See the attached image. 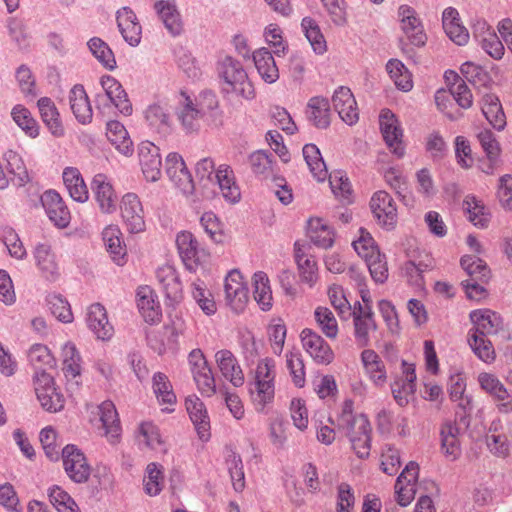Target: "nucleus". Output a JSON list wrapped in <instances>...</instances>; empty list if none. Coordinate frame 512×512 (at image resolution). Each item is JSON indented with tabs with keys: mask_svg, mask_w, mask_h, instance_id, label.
Segmentation results:
<instances>
[{
	"mask_svg": "<svg viewBox=\"0 0 512 512\" xmlns=\"http://www.w3.org/2000/svg\"><path fill=\"white\" fill-rule=\"evenodd\" d=\"M402 372L391 384V391L396 403L404 407L413 398L416 392V370L413 363L402 361Z\"/></svg>",
	"mask_w": 512,
	"mask_h": 512,
	"instance_id": "1a4fd4ad",
	"label": "nucleus"
},
{
	"mask_svg": "<svg viewBox=\"0 0 512 512\" xmlns=\"http://www.w3.org/2000/svg\"><path fill=\"white\" fill-rule=\"evenodd\" d=\"M480 388L492 397L500 413L512 412V395L494 374L481 372L478 376Z\"/></svg>",
	"mask_w": 512,
	"mask_h": 512,
	"instance_id": "6e6552de",
	"label": "nucleus"
},
{
	"mask_svg": "<svg viewBox=\"0 0 512 512\" xmlns=\"http://www.w3.org/2000/svg\"><path fill=\"white\" fill-rule=\"evenodd\" d=\"M34 389L38 401L48 412H57L64 407L63 395L54 385V379L48 372H37L34 376Z\"/></svg>",
	"mask_w": 512,
	"mask_h": 512,
	"instance_id": "39448f33",
	"label": "nucleus"
},
{
	"mask_svg": "<svg viewBox=\"0 0 512 512\" xmlns=\"http://www.w3.org/2000/svg\"><path fill=\"white\" fill-rule=\"evenodd\" d=\"M450 74L454 77L455 80V82L450 87L451 97L461 108H470L473 103V96L467 84L459 77L457 73L450 72Z\"/></svg>",
	"mask_w": 512,
	"mask_h": 512,
	"instance_id": "338daca9",
	"label": "nucleus"
},
{
	"mask_svg": "<svg viewBox=\"0 0 512 512\" xmlns=\"http://www.w3.org/2000/svg\"><path fill=\"white\" fill-rule=\"evenodd\" d=\"M196 107L203 117H207L214 124L220 122V111L218 109V100L216 95L211 91H204L199 96Z\"/></svg>",
	"mask_w": 512,
	"mask_h": 512,
	"instance_id": "0e129e2a",
	"label": "nucleus"
},
{
	"mask_svg": "<svg viewBox=\"0 0 512 512\" xmlns=\"http://www.w3.org/2000/svg\"><path fill=\"white\" fill-rule=\"evenodd\" d=\"M139 163L147 181L156 182L161 177L162 161L160 149L150 141H142L138 146Z\"/></svg>",
	"mask_w": 512,
	"mask_h": 512,
	"instance_id": "4468645a",
	"label": "nucleus"
},
{
	"mask_svg": "<svg viewBox=\"0 0 512 512\" xmlns=\"http://www.w3.org/2000/svg\"><path fill=\"white\" fill-rule=\"evenodd\" d=\"M302 153L314 178L319 182L324 181L327 178L328 171L319 148L314 144H306Z\"/></svg>",
	"mask_w": 512,
	"mask_h": 512,
	"instance_id": "a18cd8bd",
	"label": "nucleus"
},
{
	"mask_svg": "<svg viewBox=\"0 0 512 512\" xmlns=\"http://www.w3.org/2000/svg\"><path fill=\"white\" fill-rule=\"evenodd\" d=\"M295 261L297 263L298 271L301 280L310 286H313L317 281V263L313 256L306 255L301 248L295 244Z\"/></svg>",
	"mask_w": 512,
	"mask_h": 512,
	"instance_id": "de8ad7c7",
	"label": "nucleus"
},
{
	"mask_svg": "<svg viewBox=\"0 0 512 512\" xmlns=\"http://www.w3.org/2000/svg\"><path fill=\"white\" fill-rule=\"evenodd\" d=\"M189 363L192 366L193 379L200 393L205 397L213 396L216 393V383L205 354H189Z\"/></svg>",
	"mask_w": 512,
	"mask_h": 512,
	"instance_id": "ddd939ff",
	"label": "nucleus"
},
{
	"mask_svg": "<svg viewBox=\"0 0 512 512\" xmlns=\"http://www.w3.org/2000/svg\"><path fill=\"white\" fill-rule=\"evenodd\" d=\"M69 103L72 113L81 124H88L92 120L93 112L84 87L76 84L69 92Z\"/></svg>",
	"mask_w": 512,
	"mask_h": 512,
	"instance_id": "c85d7f7f",
	"label": "nucleus"
},
{
	"mask_svg": "<svg viewBox=\"0 0 512 512\" xmlns=\"http://www.w3.org/2000/svg\"><path fill=\"white\" fill-rule=\"evenodd\" d=\"M307 119L318 129H326L330 125V103L321 96L312 97L306 108Z\"/></svg>",
	"mask_w": 512,
	"mask_h": 512,
	"instance_id": "4c0bfd02",
	"label": "nucleus"
},
{
	"mask_svg": "<svg viewBox=\"0 0 512 512\" xmlns=\"http://www.w3.org/2000/svg\"><path fill=\"white\" fill-rule=\"evenodd\" d=\"M466 382L461 373H456L450 376L449 379V394L454 402H458V408L462 410V414L457 412L460 420L464 421L466 416L473 410L471 397L465 394Z\"/></svg>",
	"mask_w": 512,
	"mask_h": 512,
	"instance_id": "2f4dec72",
	"label": "nucleus"
},
{
	"mask_svg": "<svg viewBox=\"0 0 512 512\" xmlns=\"http://www.w3.org/2000/svg\"><path fill=\"white\" fill-rule=\"evenodd\" d=\"M63 466L67 476L75 483H86L91 474V467L84 453L73 444L62 449Z\"/></svg>",
	"mask_w": 512,
	"mask_h": 512,
	"instance_id": "0eeeda50",
	"label": "nucleus"
},
{
	"mask_svg": "<svg viewBox=\"0 0 512 512\" xmlns=\"http://www.w3.org/2000/svg\"><path fill=\"white\" fill-rule=\"evenodd\" d=\"M102 238L112 260L117 265H123L127 252L120 228L116 225L107 226L102 232Z\"/></svg>",
	"mask_w": 512,
	"mask_h": 512,
	"instance_id": "e433bc0d",
	"label": "nucleus"
},
{
	"mask_svg": "<svg viewBox=\"0 0 512 512\" xmlns=\"http://www.w3.org/2000/svg\"><path fill=\"white\" fill-rule=\"evenodd\" d=\"M15 123L30 137L39 135V126L30 111L22 105H16L11 112Z\"/></svg>",
	"mask_w": 512,
	"mask_h": 512,
	"instance_id": "680f3d73",
	"label": "nucleus"
},
{
	"mask_svg": "<svg viewBox=\"0 0 512 512\" xmlns=\"http://www.w3.org/2000/svg\"><path fill=\"white\" fill-rule=\"evenodd\" d=\"M181 97L180 104L182 107L177 112L178 119L184 130L187 132L196 131L199 128V119L203 118V115L185 92H181Z\"/></svg>",
	"mask_w": 512,
	"mask_h": 512,
	"instance_id": "37998d69",
	"label": "nucleus"
},
{
	"mask_svg": "<svg viewBox=\"0 0 512 512\" xmlns=\"http://www.w3.org/2000/svg\"><path fill=\"white\" fill-rule=\"evenodd\" d=\"M92 190L95 199L103 213H112L116 210L117 196L112 185L103 174H97L92 181Z\"/></svg>",
	"mask_w": 512,
	"mask_h": 512,
	"instance_id": "cd10ccee",
	"label": "nucleus"
},
{
	"mask_svg": "<svg viewBox=\"0 0 512 512\" xmlns=\"http://www.w3.org/2000/svg\"><path fill=\"white\" fill-rule=\"evenodd\" d=\"M275 363L265 358L257 365L255 372L254 389H251V400L257 412L263 413L275 398Z\"/></svg>",
	"mask_w": 512,
	"mask_h": 512,
	"instance_id": "7ed1b4c3",
	"label": "nucleus"
},
{
	"mask_svg": "<svg viewBox=\"0 0 512 512\" xmlns=\"http://www.w3.org/2000/svg\"><path fill=\"white\" fill-rule=\"evenodd\" d=\"M219 369L225 379L230 381L234 387H240L244 383V374L233 354H222L217 359Z\"/></svg>",
	"mask_w": 512,
	"mask_h": 512,
	"instance_id": "09e8293b",
	"label": "nucleus"
},
{
	"mask_svg": "<svg viewBox=\"0 0 512 512\" xmlns=\"http://www.w3.org/2000/svg\"><path fill=\"white\" fill-rule=\"evenodd\" d=\"M163 486V471L161 466L152 462L147 465L144 478L145 492L150 496L158 495Z\"/></svg>",
	"mask_w": 512,
	"mask_h": 512,
	"instance_id": "774afa93",
	"label": "nucleus"
},
{
	"mask_svg": "<svg viewBox=\"0 0 512 512\" xmlns=\"http://www.w3.org/2000/svg\"><path fill=\"white\" fill-rule=\"evenodd\" d=\"M307 234L318 247L327 249L334 243L333 229L321 218H311L308 221Z\"/></svg>",
	"mask_w": 512,
	"mask_h": 512,
	"instance_id": "79ce46f5",
	"label": "nucleus"
},
{
	"mask_svg": "<svg viewBox=\"0 0 512 512\" xmlns=\"http://www.w3.org/2000/svg\"><path fill=\"white\" fill-rule=\"evenodd\" d=\"M470 320L473 323L467 334V342L473 352H494L490 335L497 333L502 325L500 316L489 309L473 310L470 313Z\"/></svg>",
	"mask_w": 512,
	"mask_h": 512,
	"instance_id": "f257e3e1",
	"label": "nucleus"
},
{
	"mask_svg": "<svg viewBox=\"0 0 512 512\" xmlns=\"http://www.w3.org/2000/svg\"><path fill=\"white\" fill-rule=\"evenodd\" d=\"M301 27L314 52L323 54L327 49L326 41L316 21L305 17L302 19Z\"/></svg>",
	"mask_w": 512,
	"mask_h": 512,
	"instance_id": "864d4df0",
	"label": "nucleus"
},
{
	"mask_svg": "<svg viewBox=\"0 0 512 512\" xmlns=\"http://www.w3.org/2000/svg\"><path fill=\"white\" fill-rule=\"evenodd\" d=\"M144 118L149 128L162 135H168L172 130V119L166 104L153 103L144 111Z\"/></svg>",
	"mask_w": 512,
	"mask_h": 512,
	"instance_id": "393cba45",
	"label": "nucleus"
},
{
	"mask_svg": "<svg viewBox=\"0 0 512 512\" xmlns=\"http://www.w3.org/2000/svg\"><path fill=\"white\" fill-rule=\"evenodd\" d=\"M88 47L93 56L108 70L116 67L114 54L108 44L98 37H93L88 41Z\"/></svg>",
	"mask_w": 512,
	"mask_h": 512,
	"instance_id": "6e6d98bb",
	"label": "nucleus"
},
{
	"mask_svg": "<svg viewBox=\"0 0 512 512\" xmlns=\"http://www.w3.org/2000/svg\"><path fill=\"white\" fill-rule=\"evenodd\" d=\"M463 208L468 213V219L477 227L484 228L488 225L489 215L484 206L474 196H467L463 202Z\"/></svg>",
	"mask_w": 512,
	"mask_h": 512,
	"instance_id": "e2e57ef3",
	"label": "nucleus"
},
{
	"mask_svg": "<svg viewBox=\"0 0 512 512\" xmlns=\"http://www.w3.org/2000/svg\"><path fill=\"white\" fill-rule=\"evenodd\" d=\"M332 103L335 111L345 123L353 125L358 121L357 103L348 87H338L333 93Z\"/></svg>",
	"mask_w": 512,
	"mask_h": 512,
	"instance_id": "412c9836",
	"label": "nucleus"
},
{
	"mask_svg": "<svg viewBox=\"0 0 512 512\" xmlns=\"http://www.w3.org/2000/svg\"><path fill=\"white\" fill-rule=\"evenodd\" d=\"M86 322L88 328L99 340H109L114 333L113 326L108 321L106 309L100 303H94L88 308Z\"/></svg>",
	"mask_w": 512,
	"mask_h": 512,
	"instance_id": "5701e85b",
	"label": "nucleus"
},
{
	"mask_svg": "<svg viewBox=\"0 0 512 512\" xmlns=\"http://www.w3.org/2000/svg\"><path fill=\"white\" fill-rule=\"evenodd\" d=\"M398 16L401 21V28L406 35L405 39H400L399 47L402 52L408 56L414 53L410 45L414 47H423L427 42V36L424 32L422 23L417 17L413 8L408 5H402L398 9Z\"/></svg>",
	"mask_w": 512,
	"mask_h": 512,
	"instance_id": "20e7f679",
	"label": "nucleus"
},
{
	"mask_svg": "<svg viewBox=\"0 0 512 512\" xmlns=\"http://www.w3.org/2000/svg\"><path fill=\"white\" fill-rule=\"evenodd\" d=\"M100 84L114 106L125 116L132 114V105L121 83L110 75L102 76Z\"/></svg>",
	"mask_w": 512,
	"mask_h": 512,
	"instance_id": "bb28decb",
	"label": "nucleus"
},
{
	"mask_svg": "<svg viewBox=\"0 0 512 512\" xmlns=\"http://www.w3.org/2000/svg\"><path fill=\"white\" fill-rule=\"evenodd\" d=\"M166 174L173 184L184 194L192 195L194 183L183 158L175 152L169 153L165 161Z\"/></svg>",
	"mask_w": 512,
	"mask_h": 512,
	"instance_id": "f8f14e48",
	"label": "nucleus"
},
{
	"mask_svg": "<svg viewBox=\"0 0 512 512\" xmlns=\"http://www.w3.org/2000/svg\"><path fill=\"white\" fill-rule=\"evenodd\" d=\"M221 90L226 95L252 100L255 90L243 65L231 56H225L218 65Z\"/></svg>",
	"mask_w": 512,
	"mask_h": 512,
	"instance_id": "f03ea898",
	"label": "nucleus"
},
{
	"mask_svg": "<svg viewBox=\"0 0 512 512\" xmlns=\"http://www.w3.org/2000/svg\"><path fill=\"white\" fill-rule=\"evenodd\" d=\"M351 316H353L356 341L362 347L367 346L370 331L376 329L372 307L367 304L366 307H362L360 302H356Z\"/></svg>",
	"mask_w": 512,
	"mask_h": 512,
	"instance_id": "4be33fe9",
	"label": "nucleus"
},
{
	"mask_svg": "<svg viewBox=\"0 0 512 512\" xmlns=\"http://www.w3.org/2000/svg\"><path fill=\"white\" fill-rule=\"evenodd\" d=\"M370 208L378 224L391 230L397 223V208L393 198L385 191H377L370 200Z\"/></svg>",
	"mask_w": 512,
	"mask_h": 512,
	"instance_id": "9d476101",
	"label": "nucleus"
},
{
	"mask_svg": "<svg viewBox=\"0 0 512 512\" xmlns=\"http://www.w3.org/2000/svg\"><path fill=\"white\" fill-rule=\"evenodd\" d=\"M4 159L7 162L9 173L13 174L16 178L17 186L22 187L30 182V177L24 161L17 152L8 150L4 154Z\"/></svg>",
	"mask_w": 512,
	"mask_h": 512,
	"instance_id": "4d7b16f0",
	"label": "nucleus"
},
{
	"mask_svg": "<svg viewBox=\"0 0 512 512\" xmlns=\"http://www.w3.org/2000/svg\"><path fill=\"white\" fill-rule=\"evenodd\" d=\"M117 25L124 40L131 46H137L141 40L142 28L136 14L129 7L117 11Z\"/></svg>",
	"mask_w": 512,
	"mask_h": 512,
	"instance_id": "b1692460",
	"label": "nucleus"
},
{
	"mask_svg": "<svg viewBox=\"0 0 512 512\" xmlns=\"http://www.w3.org/2000/svg\"><path fill=\"white\" fill-rule=\"evenodd\" d=\"M155 10L161 18L168 32L177 36L182 32L180 14L176 8L175 0H154Z\"/></svg>",
	"mask_w": 512,
	"mask_h": 512,
	"instance_id": "f704fd0d",
	"label": "nucleus"
},
{
	"mask_svg": "<svg viewBox=\"0 0 512 512\" xmlns=\"http://www.w3.org/2000/svg\"><path fill=\"white\" fill-rule=\"evenodd\" d=\"M366 373L376 384L381 385L386 381L387 373L379 354H361Z\"/></svg>",
	"mask_w": 512,
	"mask_h": 512,
	"instance_id": "13d9d810",
	"label": "nucleus"
},
{
	"mask_svg": "<svg viewBox=\"0 0 512 512\" xmlns=\"http://www.w3.org/2000/svg\"><path fill=\"white\" fill-rule=\"evenodd\" d=\"M379 124L383 138L391 152L398 158H402L405 154V147L402 143L403 131L396 116L390 110L384 109L380 113Z\"/></svg>",
	"mask_w": 512,
	"mask_h": 512,
	"instance_id": "9b49d317",
	"label": "nucleus"
},
{
	"mask_svg": "<svg viewBox=\"0 0 512 512\" xmlns=\"http://www.w3.org/2000/svg\"><path fill=\"white\" fill-rule=\"evenodd\" d=\"M347 435L359 458H366L370 454L371 425L366 415L359 414L354 421V426L346 429Z\"/></svg>",
	"mask_w": 512,
	"mask_h": 512,
	"instance_id": "f3484780",
	"label": "nucleus"
},
{
	"mask_svg": "<svg viewBox=\"0 0 512 512\" xmlns=\"http://www.w3.org/2000/svg\"><path fill=\"white\" fill-rule=\"evenodd\" d=\"M136 300L139 312L147 323L154 324L160 321L161 307L151 287L140 286L137 289Z\"/></svg>",
	"mask_w": 512,
	"mask_h": 512,
	"instance_id": "a878e982",
	"label": "nucleus"
},
{
	"mask_svg": "<svg viewBox=\"0 0 512 512\" xmlns=\"http://www.w3.org/2000/svg\"><path fill=\"white\" fill-rule=\"evenodd\" d=\"M106 135L120 153L125 156L132 154V141L128 137L127 130L119 121L113 120L107 123Z\"/></svg>",
	"mask_w": 512,
	"mask_h": 512,
	"instance_id": "c03bdc74",
	"label": "nucleus"
},
{
	"mask_svg": "<svg viewBox=\"0 0 512 512\" xmlns=\"http://www.w3.org/2000/svg\"><path fill=\"white\" fill-rule=\"evenodd\" d=\"M153 391L159 403L168 405H174L176 403V395L173 392L172 385L165 374L161 372L154 374Z\"/></svg>",
	"mask_w": 512,
	"mask_h": 512,
	"instance_id": "bf43d9fd",
	"label": "nucleus"
},
{
	"mask_svg": "<svg viewBox=\"0 0 512 512\" xmlns=\"http://www.w3.org/2000/svg\"><path fill=\"white\" fill-rule=\"evenodd\" d=\"M225 299L233 311H243L248 301V289L243 283V277L239 271H231L225 278L224 283Z\"/></svg>",
	"mask_w": 512,
	"mask_h": 512,
	"instance_id": "a211bd4d",
	"label": "nucleus"
},
{
	"mask_svg": "<svg viewBox=\"0 0 512 512\" xmlns=\"http://www.w3.org/2000/svg\"><path fill=\"white\" fill-rule=\"evenodd\" d=\"M50 503L58 512H80L74 499L60 486L54 485L48 489Z\"/></svg>",
	"mask_w": 512,
	"mask_h": 512,
	"instance_id": "5fc2aeb1",
	"label": "nucleus"
},
{
	"mask_svg": "<svg viewBox=\"0 0 512 512\" xmlns=\"http://www.w3.org/2000/svg\"><path fill=\"white\" fill-rule=\"evenodd\" d=\"M33 255L42 276L48 281H55L59 277V268L50 245L38 243L34 248Z\"/></svg>",
	"mask_w": 512,
	"mask_h": 512,
	"instance_id": "c756f323",
	"label": "nucleus"
},
{
	"mask_svg": "<svg viewBox=\"0 0 512 512\" xmlns=\"http://www.w3.org/2000/svg\"><path fill=\"white\" fill-rule=\"evenodd\" d=\"M185 408L193 423L198 437L202 441L210 439V417L204 402L195 394L189 395L185 399Z\"/></svg>",
	"mask_w": 512,
	"mask_h": 512,
	"instance_id": "2eb2a0df",
	"label": "nucleus"
},
{
	"mask_svg": "<svg viewBox=\"0 0 512 512\" xmlns=\"http://www.w3.org/2000/svg\"><path fill=\"white\" fill-rule=\"evenodd\" d=\"M41 203L50 221L58 228H66L71 220L70 211L61 196L48 190L41 196Z\"/></svg>",
	"mask_w": 512,
	"mask_h": 512,
	"instance_id": "aec40b11",
	"label": "nucleus"
},
{
	"mask_svg": "<svg viewBox=\"0 0 512 512\" xmlns=\"http://www.w3.org/2000/svg\"><path fill=\"white\" fill-rule=\"evenodd\" d=\"M328 296L330 303L337 311L338 316L343 320L349 319L353 313V308L346 299L343 288L337 285L331 286L328 289Z\"/></svg>",
	"mask_w": 512,
	"mask_h": 512,
	"instance_id": "69168bd1",
	"label": "nucleus"
},
{
	"mask_svg": "<svg viewBox=\"0 0 512 512\" xmlns=\"http://www.w3.org/2000/svg\"><path fill=\"white\" fill-rule=\"evenodd\" d=\"M212 183L217 185L222 196L227 201L231 203L239 201L241 196L240 189L235 182L234 173L230 166L220 165L215 172Z\"/></svg>",
	"mask_w": 512,
	"mask_h": 512,
	"instance_id": "7c9ffc66",
	"label": "nucleus"
},
{
	"mask_svg": "<svg viewBox=\"0 0 512 512\" xmlns=\"http://www.w3.org/2000/svg\"><path fill=\"white\" fill-rule=\"evenodd\" d=\"M156 277L165 293L166 298L172 303L182 298V284L176 270L172 266H163L156 272Z\"/></svg>",
	"mask_w": 512,
	"mask_h": 512,
	"instance_id": "72a5a7b5",
	"label": "nucleus"
},
{
	"mask_svg": "<svg viewBox=\"0 0 512 512\" xmlns=\"http://www.w3.org/2000/svg\"><path fill=\"white\" fill-rule=\"evenodd\" d=\"M459 433L460 429L454 423L446 422L441 427L442 450L452 460H455L460 455Z\"/></svg>",
	"mask_w": 512,
	"mask_h": 512,
	"instance_id": "49530a36",
	"label": "nucleus"
},
{
	"mask_svg": "<svg viewBox=\"0 0 512 512\" xmlns=\"http://www.w3.org/2000/svg\"><path fill=\"white\" fill-rule=\"evenodd\" d=\"M386 70L399 89L405 92L412 89L411 74L400 60L390 59L386 64Z\"/></svg>",
	"mask_w": 512,
	"mask_h": 512,
	"instance_id": "603ef678",
	"label": "nucleus"
},
{
	"mask_svg": "<svg viewBox=\"0 0 512 512\" xmlns=\"http://www.w3.org/2000/svg\"><path fill=\"white\" fill-rule=\"evenodd\" d=\"M176 244L186 267L190 270L197 265L201 259V250L194 235L187 231L180 232L176 237Z\"/></svg>",
	"mask_w": 512,
	"mask_h": 512,
	"instance_id": "473e14b6",
	"label": "nucleus"
},
{
	"mask_svg": "<svg viewBox=\"0 0 512 512\" xmlns=\"http://www.w3.org/2000/svg\"><path fill=\"white\" fill-rule=\"evenodd\" d=\"M482 113L487 121L496 129L502 130L506 126V117L499 98L492 93L485 94L481 100Z\"/></svg>",
	"mask_w": 512,
	"mask_h": 512,
	"instance_id": "a19ab883",
	"label": "nucleus"
},
{
	"mask_svg": "<svg viewBox=\"0 0 512 512\" xmlns=\"http://www.w3.org/2000/svg\"><path fill=\"white\" fill-rule=\"evenodd\" d=\"M98 408L105 436L111 443H115L121 434V425L116 407L113 402L106 400Z\"/></svg>",
	"mask_w": 512,
	"mask_h": 512,
	"instance_id": "c9c22d12",
	"label": "nucleus"
},
{
	"mask_svg": "<svg viewBox=\"0 0 512 512\" xmlns=\"http://www.w3.org/2000/svg\"><path fill=\"white\" fill-rule=\"evenodd\" d=\"M460 264L468 276L467 279H480L481 281H489L490 269L485 261L479 257L465 255L461 258Z\"/></svg>",
	"mask_w": 512,
	"mask_h": 512,
	"instance_id": "3c124183",
	"label": "nucleus"
},
{
	"mask_svg": "<svg viewBox=\"0 0 512 512\" xmlns=\"http://www.w3.org/2000/svg\"><path fill=\"white\" fill-rule=\"evenodd\" d=\"M120 208L121 216L130 233H139L145 230L144 210L136 194H125Z\"/></svg>",
	"mask_w": 512,
	"mask_h": 512,
	"instance_id": "dca6fc26",
	"label": "nucleus"
},
{
	"mask_svg": "<svg viewBox=\"0 0 512 512\" xmlns=\"http://www.w3.org/2000/svg\"><path fill=\"white\" fill-rule=\"evenodd\" d=\"M473 36L481 48L493 59L500 60L504 55V45L495 31L483 20L473 26Z\"/></svg>",
	"mask_w": 512,
	"mask_h": 512,
	"instance_id": "6ab92c4d",
	"label": "nucleus"
},
{
	"mask_svg": "<svg viewBox=\"0 0 512 512\" xmlns=\"http://www.w3.org/2000/svg\"><path fill=\"white\" fill-rule=\"evenodd\" d=\"M486 444L489 450L500 457L509 452L512 444V417L493 420L486 434Z\"/></svg>",
	"mask_w": 512,
	"mask_h": 512,
	"instance_id": "423d86ee",
	"label": "nucleus"
},
{
	"mask_svg": "<svg viewBox=\"0 0 512 512\" xmlns=\"http://www.w3.org/2000/svg\"><path fill=\"white\" fill-rule=\"evenodd\" d=\"M249 163L253 173L268 178L273 175V155L264 150L250 154Z\"/></svg>",
	"mask_w": 512,
	"mask_h": 512,
	"instance_id": "052dcab7",
	"label": "nucleus"
},
{
	"mask_svg": "<svg viewBox=\"0 0 512 512\" xmlns=\"http://www.w3.org/2000/svg\"><path fill=\"white\" fill-rule=\"evenodd\" d=\"M254 299L263 311L272 307V291L266 273L258 271L253 276Z\"/></svg>",
	"mask_w": 512,
	"mask_h": 512,
	"instance_id": "8fccbe9b",
	"label": "nucleus"
},
{
	"mask_svg": "<svg viewBox=\"0 0 512 512\" xmlns=\"http://www.w3.org/2000/svg\"><path fill=\"white\" fill-rule=\"evenodd\" d=\"M253 61L261 78L267 83H274L279 78V70L272 53L267 48L253 52Z\"/></svg>",
	"mask_w": 512,
	"mask_h": 512,
	"instance_id": "ea45409f",
	"label": "nucleus"
},
{
	"mask_svg": "<svg viewBox=\"0 0 512 512\" xmlns=\"http://www.w3.org/2000/svg\"><path fill=\"white\" fill-rule=\"evenodd\" d=\"M37 106L41 119L55 137L64 135V127L60 120V114L53 101L48 97H42L38 100Z\"/></svg>",
	"mask_w": 512,
	"mask_h": 512,
	"instance_id": "58836bf2",
	"label": "nucleus"
}]
</instances>
